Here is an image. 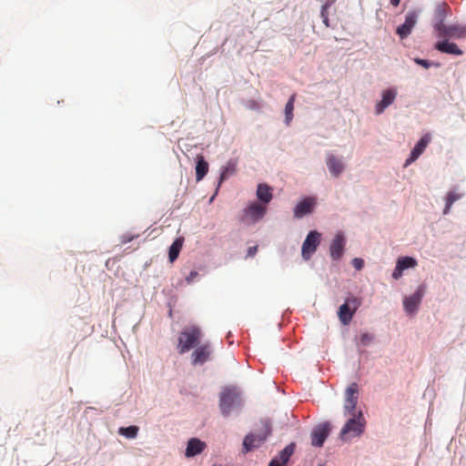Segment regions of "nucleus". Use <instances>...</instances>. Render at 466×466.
I'll return each mask as SVG.
<instances>
[{
	"instance_id": "1",
	"label": "nucleus",
	"mask_w": 466,
	"mask_h": 466,
	"mask_svg": "<svg viewBox=\"0 0 466 466\" xmlns=\"http://www.w3.org/2000/svg\"><path fill=\"white\" fill-rule=\"evenodd\" d=\"M202 331L198 326L185 328L178 336L177 351L184 354L198 344Z\"/></svg>"
},
{
	"instance_id": "2",
	"label": "nucleus",
	"mask_w": 466,
	"mask_h": 466,
	"mask_svg": "<svg viewBox=\"0 0 466 466\" xmlns=\"http://www.w3.org/2000/svg\"><path fill=\"white\" fill-rule=\"evenodd\" d=\"M352 416L353 417L350 419L341 429L340 438L343 441H346L350 437H359L364 431L366 420L362 411L360 410L357 415Z\"/></svg>"
},
{
	"instance_id": "3",
	"label": "nucleus",
	"mask_w": 466,
	"mask_h": 466,
	"mask_svg": "<svg viewBox=\"0 0 466 466\" xmlns=\"http://www.w3.org/2000/svg\"><path fill=\"white\" fill-rule=\"evenodd\" d=\"M434 30L439 37L461 39L466 37V25H447L442 20L434 25Z\"/></svg>"
},
{
	"instance_id": "4",
	"label": "nucleus",
	"mask_w": 466,
	"mask_h": 466,
	"mask_svg": "<svg viewBox=\"0 0 466 466\" xmlns=\"http://www.w3.org/2000/svg\"><path fill=\"white\" fill-rule=\"evenodd\" d=\"M360 299L356 297H349L339 308L338 316L343 325H349L355 312L360 308Z\"/></svg>"
},
{
	"instance_id": "5",
	"label": "nucleus",
	"mask_w": 466,
	"mask_h": 466,
	"mask_svg": "<svg viewBox=\"0 0 466 466\" xmlns=\"http://www.w3.org/2000/svg\"><path fill=\"white\" fill-rule=\"evenodd\" d=\"M239 393L235 388H226L220 394L219 407L224 416L229 415L233 407L238 404Z\"/></svg>"
},
{
	"instance_id": "6",
	"label": "nucleus",
	"mask_w": 466,
	"mask_h": 466,
	"mask_svg": "<svg viewBox=\"0 0 466 466\" xmlns=\"http://www.w3.org/2000/svg\"><path fill=\"white\" fill-rule=\"evenodd\" d=\"M267 212L265 205L254 202L244 209L242 221L245 224H254L262 219Z\"/></svg>"
},
{
	"instance_id": "7",
	"label": "nucleus",
	"mask_w": 466,
	"mask_h": 466,
	"mask_svg": "<svg viewBox=\"0 0 466 466\" xmlns=\"http://www.w3.org/2000/svg\"><path fill=\"white\" fill-rule=\"evenodd\" d=\"M319 243L320 234L316 230L310 231L302 244L301 254L305 260H309L311 258Z\"/></svg>"
},
{
	"instance_id": "8",
	"label": "nucleus",
	"mask_w": 466,
	"mask_h": 466,
	"mask_svg": "<svg viewBox=\"0 0 466 466\" xmlns=\"http://www.w3.org/2000/svg\"><path fill=\"white\" fill-rule=\"evenodd\" d=\"M358 398L359 387L357 383L353 382L346 389L345 391L344 410L346 414L356 415L354 410L358 403Z\"/></svg>"
},
{
	"instance_id": "9",
	"label": "nucleus",
	"mask_w": 466,
	"mask_h": 466,
	"mask_svg": "<svg viewBox=\"0 0 466 466\" xmlns=\"http://www.w3.org/2000/svg\"><path fill=\"white\" fill-rule=\"evenodd\" d=\"M330 424L323 422L317 425L311 431V445L314 447H322L326 439L330 433Z\"/></svg>"
},
{
	"instance_id": "10",
	"label": "nucleus",
	"mask_w": 466,
	"mask_h": 466,
	"mask_svg": "<svg viewBox=\"0 0 466 466\" xmlns=\"http://www.w3.org/2000/svg\"><path fill=\"white\" fill-rule=\"evenodd\" d=\"M212 354L209 343H205L196 348L191 354V362L193 365H203L210 360Z\"/></svg>"
},
{
	"instance_id": "11",
	"label": "nucleus",
	"mask_w": 466,
	"mask_h": 466,
	"mask_svg": "<svg viewBox=\"0 0 466 466\" xmlns=\"http://www.w3.org/2000/svg\"><path fill=\"white\" fill-rule=\"evenodd\" d=\"M346 240L341 232H338L332 239L329 247L330 257L333 260H339L344 253Z\"/></svg>"
},
{
	"instance_id": "12",
	"label": "nucleus",
	"mask_w": 466,
	"mask_h": 466,
	"mask_svg": "<svg viewBox=\"0 0 466 466\" xmlns=\"http://www.w3.org/2000/svg\"><path fill=\"white\" fill-rule=\"evenodd\" d=\"M381 96V100L375 106V113L377 115L383 113V111L394 102L397 96V90L395 88L385 89L382 91Z\"/></svg>"
},
{
	"instance_id": "13",
	"label": "nucleus",
	"mask_w": 466,
	"mask_h": 466,
	"mask_svg": "<svg viewBox=\"0 0 466 466\" xmlns=\"http://www.w3.org/2000/svg\"><path fill=\"white\" fill-rule=\"evenodd\" d=\"M417 18L418 15L415 12H410L405 17V22L401 25L398 26L396 33L401 39H404L410 35L417 23Z\"/></svg>"
},
{
	"instance_id": "14",
	"label": "nucleus",
	"mask_w": 466,
	"mask_h": 466,
	"mask_svg": "<svg viewBox=\"0 0 466 466\" xmlns=\"http://www.w3.org/2000/svg\"><path fill=\"white\" fill-rule=\"evenodd\" d=\"M295 447L296 445L294 442L287 445L277 457L271 460L268 466H285L289 462L290 457L293 455Z\"/></svg>"
},
{
	"instance_id": "15",
	"label": "nucleus",
	"mask_w": 466,
	"mask_h": 466,
	"mask_svg": "<svg viewBox=\"0 0 466 466\" xmlns=\"http://www.w3.org/2000/svg\"><path fill=\"white\" fill-rule=\"evenodd\" d=\"M431 135L425 134L415 145L410 152V157L406 160L405 167L414 162L425 150L429 143L431 142Z\"/></svg>"
},
{
	"instance_id": "16",
	"label": "nucleus",
	"mask_w": 466,
	"mask_h": 466,
	"mask_svg": "<svg viewBox=\"0 0 466 466\" xmlns=\"http://www.w3.org/2000/svg\"><path fill=\"white\" fill-rule=\"evenodd\" d=\"M315 198H306L299 203H298L294 208V217L296 218H300L305 215L310 214L315 206Z\"/></svg>"
},
{
	"instance_id": "17",
	"label": "nucleus",
	"mask_w": 466,
	"mask_h": 466,
	"mask_svg": "<svg viewBox=\"0 0 466 466\" xmlns=\"http://www.w3.org/2000/svg\"><path fill=\"white\" fill-rule=\"evenodd\" d=\"M423 297V291L421 289H418L414 294L411 296L405 298L404 299V308L405 310L409 313H413L417 310L418 306L420 305Z\"/></svg>"
},
{
	"instance_id": "18",
	"label": "nucleus",
	"mask_w": 466,
	"mask_h": 466,
	"mask_svg": "<svg viewBox=\"0 0 466 466\" xmlns=\"http://www.w3.org/2000/svg\"><path fill=\"white\" fill-rule=\"evenodd\" d=\"M267 435L248 434L243 441V449L245 452H248L255 448L259 447L266 440Z\"/></svg>"
},
{
	"instance_id": "19",
	"label": "nucleus",
	"mask_w": 466,
	"mask_h": 466,
	"mask_svg": "<svg viewBox=\"0 0 466 466\" xmlns=\"http://www.w3.org/2000/svg\"><path fill=\"white\" fill-rule=\"evenodd\" d=\"M435 48L441 53L450 55L461 56L463 54L462 50L456 44L449 42L447 38L436 43Z\"/></svg>"
},
{
	"instance_id": "20",
	"label": "nucleus",
	"mask_w": 466,
	"mask_h": 466,
	"mask_svg": "<svg viewBox=\"0 0 466 466\" xmlns=\"http://www.w3.org/2000/svg\"><path fill=\"white\" fill-rule=\"evenodd\" d=\"M327 166L330 173L336 177L343 172L345 167L343 162L334 155L327 157Z\"/></svg>"
},
{
	"instance_id": "21",
	"label": "nucleus",
	"mask_w": 466,
	"mask_h": 466,
	"mask_svg": "<svg viewBox=\"0 0 466 466\" xmlns=\"http://www.w3.org/2000/svg\"><path fill=\"white\" fill-rule=\"evenodd\" d=\"M206 444L199 441L198 439L193 438L190 439L187 442V446L186 449V456L187 457H193L196 456L203 451L205 449Z\"/></svg>"
},
{
	"instance_id": "22",
	"label": "nucleus",
	"mask_w": 466,
	"mask_h": 466,
	"mask_svg": "<svg viewBox=\"0 0 466 466\" xmlns=\"http://www.w3.org/2000/svg\"><path fill=\"white\" fill-rule=\"evenodd\" d=\"M257 197L265 205L272 199V189L267 184H259L257 188Z\"/></svg>"
},
{
	"instance_id": "23",
	"label": "nucleus",
	"mask_w": 466,
	"mask_h": 466,
	"mask_svg": "<svg viewBox=\"0 0 466 466\" xmlns=\"http://www.w3.org/2000/svg\"><path fill=\"white\" fill-rule=\"evenodd\" d=\"M208 171V164L201 155L197 156L196 165V178L197 181H200L207 175Z\"/></svg>"
},
{
	"instance_id": "24",
	"label": "nucleus",
	"mask_w": 466,
	"mask_h": 466,
	"mask_svg": "<svg viewBox=\"0 0 466 466\" xmlns=\"http://www.w3.org/2000/svg\"><path fill=\"white\" fill-rule=\"evenodd\" d=\"M184 238L180 237L175 239L168 250V259L173 263L178 257L183 247Z\"/></svg>"
},
{
	"instance_id": "25",
	"label": "nucleus",
	"mask_w": 466,
	"mask_h": 466,
	"mask_svg": "<svg viewBox=\"0 0 466 466\" xmlns=\"http://www.w3.org/2000/svg\"><path fill=\"white\" fill-rule=\"evenodd\" d=\"M296 100V94L290 96L285 106V123L287 126H289L290 122L293 119V110H294V103Z\"/></svg>"
},
{
	"instance_id": "26",
	"label": "nucleus",
	"mask_w": 466,
	"mask_h": 466,
	"mask_svg": "<svg viewBox=\"0 0 466 466\" xmlns=\"http://www.w3.org/2000/svg\"><path fill=\"white\" fill-rule=\"evenodd\" d=\"M416 265L417 261L411 257L400 258L397 261V266H399L402 270L414 268Z\"/></svg>"
},
{
	"instance_id": "27",
	"label": "nucleus",
	"mask_w": 466,
	"mask_h": 466,
	"mask_svg": "<svg viewBox=\"0 0 466 466\" xmlns=\"http://www.w3.org/2000/svg\"><path fill=\"white\" fill-rule=\"evenodd\" d=\"M138 430L137 426L121 427L118 432L127 439H134L137 436Z\"/></svg>"
},
{
	"instance_id": "28",
	"label": "nucleus",
	"mask_w": 466,
	"mask_h": 466,
	"mask_svg": "<svg viewBox=\"0 0 466 466\" xmlns=\"http://www.w3.org/2000/svg\"><path fill=\"white\" fill-rule=\"evenodd\" d=\"M461 198V195L455 192H449L446 197V205L443 210V214H448L452 204Z\"/></svg>"
},
{
	"instance_id": "29",
	"label": "nucleus",
	"mask_w": 466,
	"mask_h": 466,
	"mask_svg": "<svg viewBox=\"0 0 466 466\" xmlns=\"http://www.w3.org/2000/svg\"><path fill=\"white\" fill-rule=\"evenodd\" d=\"M236 170V163L232 160L228 161L226 167H223L220 174V182L226 179L228 176L232 175Z\"/></svg>"
},
{
	"instance_id": "30",
	"label": "nucleus",
	"mask_w": 466,
	"mask_h": 466,
	"mask_svg": "<svg viewBox=\"0 0 466 466\" xmlns=\"http://www.w3.org/2000/svg\"><path fill=\"white\" fill-rule=\"evenodd\" d=\"M328 10L329 8L328 7H325L324 5L321 6V10H320V16L323 20V23L324 25L329 27V13H328Z\"/></svg>"
},
{
	"instance_id": "31",
	"label": "nucleus",
	"mask_w": 466,
	"mask_h": 466,
	"mask_svg": "<svg viewBox=\"0 0 466 466\" xmlns=\"http://www.w3.org/2000/svg\"><path fill=\"white\" fill-rule=\"evenodd\" d=\"M373 340V335L370 333H363L360 337V341L363 346L369 345Z\"/></svg>"
},
{
	"instance_id": "32",
	"label": "nucleus",
	"mask_w": 466,
	"mask_h": 466,
	"mask_svg": "<svg viewBox=\"0 0 466 466\" xmlns=\"http://www.w3.org/2000/svg\"><path fill=\"white\" fill-rule=\"evenodd\" d=\"M351 264L357 270H360L364 267V260L360 258H355L352 259Z\"/></svg>"
},
{
	"instance_id": "33",
	"label": "nucleus",
	"mask_w": 466,
	"mask_h": 466,
	"mask_svg": "<svg viewBox=\"0 0 466 466\" xmlns=\"http://www.w3.org/2000/svg\"><path fill=\"white\" fill-rule=\"evenodd\" d=\"M414 61L416 64H418L425 68H429L431 66V63L428 60H424L421 58H415Z\"/></svg>"
},
{
	"instance_id": "34",
	"label": "nucleus",
	"mask_w": 466,
	"mask_h": 466,
	"mask_svg": "<svg viewBox=\"0 0 466 466\" xmlns=\"http://www.w3.org/2000/svg\"><path fill=\"white\" fill-rule=\"evenodd\" d=\"M402 272L403 270L400 268H399V266L396 265L392 273V278L395 279H400L402 276Z\"/></svg>"
},
{
	"instance_id": "35",
	"label": "nucleus",
	"mask_w": 466,
	"mask_h": 466,
	"mask_svg": "<svg viewBox=\"0 0 466 466\" xmlns=\"http://www.w3.org/2000/svg\"><path fill=\"white\" fill-rule=\"evenodd\" d=\"M198 275V274L197 271H195V270L191 271L189 273V275L186 277V281L187 283H191L197 278Z\"/></svg>"
},
{
	"instance_id": "36",
	"label": "nucleus",
	"mask_w": 466,
	"mask_h": 466,
	"mask_svg": "<svg viewBox=\"0 0 466 466\" xmlns=\"http://www.w3.org/2000/svg\"><path fill=\"white\" fill-rule=\"evenodd\" d=\"M257 251H258V247L257 246L249 247L248 249V257H253V256H255Z\"/></svg>"
},
{
	"instance_id": "37",
	"label": "nucleus",
	"mask_w": 466,
	"mask_h": 466,
	"mask_svg": "<svg viewBox=\"0 0 466 466\" xmlns=\"http://www.w3.org/2000/svg\"><path fill=\"white\" fill-rule=\"evenodd\" d=\"M336 0H328L323 5L325 7H328L329 8L334 3H335Z\"/></svg>"
},
{
	"instance_id": "38",
	"label": "nucleus",
	"mask_w": 466,
	"mask_h": 466,
	"mask_svg": "<svg viewBox=\"0 0 466 466\" xmlns=\"http://www.w3.org/2000/svg\"><path fill=\"white\" fill-rule=\"evenodd\" d=\"M390 4L394 6H398L400 5V0H390Z\"/></svg>"
}]
</instances>
